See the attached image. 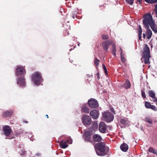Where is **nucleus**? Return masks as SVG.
I'll use <instances>...</instances> for the list:
<instances>
[{
  "label": "nucleus",
  "mask_w": 157,
  "mask_h": 157,
  "mask_svg": "<svg viewBox=\"0 0 157 157\" xmlns=\"http://www.w3.org/2000/svg\"><path fill=\"white\" fill-rule=\"evenodd\" d=\"M143 24L144 26L146 29H148L149 26L155 33H157L156 24L152 18L151 14L149 13L145 14L143 16Z\"/></svg>",
  "instance_id": "f257e3e1"
},
{
  "label": "nucleus",
  "mask_w": 157,
  "mask_h": 157,
  "mask_svg": "<svg viewBox=\"0 0 157 157\" xmlns=\"http://www.w3.org/2000/svg\"><path fill=\"white\" fill-rule=\"evenodd\" d=\"M97 154L99 156H103L107 154L109 150L103 143H98L94 146Z\"/></svg>",
  "instance_id": "f03ea898"
},
{
  "label": "nucleus",
  "mask_w": 157,
  "mask_h": 157,
  "mask_svg": "<svg viewBox=\"0 0 157 157\" xmlns=\"http://www.w3.org/2000/svg\"><path fill=\"white\" fill-rule=\"evenodd\" d=\"M150 57L149 48L147 45L145 44L143 48V57L141 58L142 61L143 60L145 64L149 63Z\"/></svg>",
  "instance_id": "7ed1b4c3"
},
{
  "label": "nucleus",
  "mask_w": 157,
  "mask_h": 157,
  "mask_svg": "<svg viewBox=\"0 0 157 157\" xmlns=\"http://www.w3.org/2000/svg\"><path fill=\"white\" fill-rule=\"evenodd\" d=\"M32 80L35 85L38 86L40 84L43 79L41 78V74L38 72H36L33 75Z\"/></svg>",
  "instance_id": "20e7f679"
},
{
  "label": "nucleus",
  "mask_w": 157,
  "mask_h": 157,
  "mask_svg": "<svg viewBox=\"0 0 157 157\" xmlns=\"http://www.w3.org/2000/svg\"><path fill=\"white\" fill-rule=\"evenodd\" d=\"M102 117L105 121L110 122L113 119V116L109 112H105L103 114Z\"/></svg>",
  "instance_id": "39448f33"
},
{
  "label": "nucleus",
  "mask_w": 157,
  "mask_h": 157,
  "mask_svg": "<svg viewBox=\"0 0 157 157\" xmlns=\"http://www.w3.org/2000/svg\"><path fill=\"white\" fill-rule=\"evenodd\" d=\"M72 142V139H69L66 141L62 140L59 143V146L61 148L64 149L67 148L68 146V144H71Z\"/></svg>",
  "instance_id": "423d86ee"
},
{
  "label": "nucleus",
  "mask_w": 157,
  "mask_h": 157,
  "mask_svg": "<svg viewBox=\"0 0 157 157\" xmlns=\"http://www.w3.org/2000/svg\"><path fill=\"white\" fill-rule=\"evenodd\" d=\"M25 73V71L23 67L20 66H17V67L16 68V76H18L23 75Z\"/></svg>",
  "instance_id": "0eeeda50"
},
{
  "label": "nucleus",
  "mask_w": 157,
  "mask_h": 157,
  "mask_svg": "<svg viewBox=\"0 0 157 157\" xmlns=\"http://www.w3.org/2000/svg\"><path fill=\"white\" fill-rule=\"evenodd\" d=\"M89 106L92 108H96L98 106V101L94 98H91L88 101Z\"/></svg>",
  "instance_id": "6e6552de"
},
{
  "label": "nucleus",
  "mask_w": 157,
  "mask_h": 157,
  "mask_svg": "<svg viewBox=\"0 0 157 157\" xmlns=\"http://www.w3.org/2000/svg\"><path fill=\"white\" fill-rule=\"evenodd\" d=\"M99 130L101 132L103 133L107 132V125L104 122L100 123L99 125Z\"/></svg>",
  "instance_id": "1a4fd4ad"
},
{
  "label": "nucleus",
  "mask_w": 157,
  "mask_h": 157,
  "mask_svg": "<svg viewBox=\"0 0 157 157\" xmlns=\"http://www.w3.org/2000/svg\"><path fill=\"white\" fill-rule=\"evenodd\" d=\"M82 122L85 125L90 124L91 123V119L90 117L86 115H84L82 117Z\"/></svg>",
  "instance_id": "9d476101"
},
{
  "label": "nucleus",
  "mask_w": 157,
  "mask_h": 157,
  "mask_svg": "<svg viewBox=\"0 0 157 157\" xmlns=\"http://www.w3.org/2000/svg\"><path fill=\"white\" fill-rule=\"evenodd\" d=\"M91 132L90 131H87L84 132L83 135V138L84 140L87 142H91Z\"/></svg>",
  "instance_id": "9b49d317"
},
{
  "label": "nucleus",
  "mask_w": 157,
  "mask_h": 157,
  "mask_svg": "<svg viewBox=\"0 0 157 157\" xmlns=\"http://www.w3.org/2000/svg\"><path fill=\"white\" fill-rule=\"evenodd\" d=\"M114 43V42L111 40L105 41L102 44V46L104 50H107L108 48L109 45H112V43Z\"/></svg>",
  "instance_id": "f8f14e48"
},
{
  "label": "nucleus",
  "mask_w": 157,
  "mask_h": 157,
  "mask_svg": "<svg viewBox=\"0 0 157 157\" xmlns=\"http://www.w3.org/2000/svg\"><path fill=\"white\" fill-rule=\"evenodd\" d=\"M17 84L21 87H25V79L23 77L18 78L17 79Z\"/></svg>",
  "instance_id": "ddd939ff"
},
{
  "label": "nucleus",
  "mask_w": 157,
  "mask_h": 157,
  "mask_svg": "<svg viewBox=\"0 0 157 157\" xmlns=\"http://www.w3.org/2000/svg\"><path fill=\"white\" fill-rule=\"evenodd\" d=\"M3 131L4 135L6 136H8L10 135L11 133V129L10 126L6 125L4 127Z\"/></svg>",
  "instance_id": "4468645a"
},
{
  "label": "nucleus",
  "mask_w": 157,
  "mask_h": 157,
  "mask_svg": "<svg viewBox=\"0 0 157 157\" xmlns=\"http://www.w3.org/2000/svg\"><path fill=\"white\" fill-rule=\"evenodd\" d=\"M98 112L96 110H91L90 112V116L94 119H96L98 118Z\"/></svg>",
  "instance_id": "2eb2a0df"
},
{
  "label": "nucleus",
  "mask_w": 157,
  "mask_h": 157,
  "mask_svg": "<svg viewBox=\"0 0 157 157\" xmlns=\"http://www.w3.org/2000/svg\"><path fill=\"white\" fill-rule=\"evenodd\" d=\"M120 148L123 151L126 152L128 149V146L126 144L124 143L121 145Z\"/></svg>",
  "instance_id": "dca6fc26"
},
{
  "label": "nucleus",
  "mask_w": 157,
  "mask_h": 157,
  "mask_svg": "<svg viewBox=\"0 0 157 157\" xmlns=\"http://www.w3.org/2000/svg\"><path fill=\"white\" fill-rule=\"evenodd\" d=\"M93 138L94 140L97 142H99L101 140V136L99 135L95 134L93 136Z\"/></svg>",
  "instance_id": "f3484780"
},
{
  "label": "nucleus",
  "mask_w": 157,
  "mask_h": 157,
  "mask_svg": "<svg viewBox=\"0 0 157 157\" xmlns=\"http://www.w3.org/2000/svg\"><path fill=\"white\" fill-rule=\"evenodd\" d=\"M122 86L123 87L127 89L130 88L131 86V84L130 81L128 80H126L124 82V84Z\"/></svg>",
  "instance_id": "a211bd4d"
},
{
  "label": "nucleus",
  "mask_w": 157,
  "mask_h": 157,
  "mask_svg": "<svg viewBox=\"0 0 157 157\" xmlns=\"http://www.w3.org/2000/svg\"><path fill=\"white\" fill-rule=\"evenodd\" d=\"M120 122L122 124L127 125L128 124L129 121L126 118H121L120 120Z\"/></svg>",
  "instance_id": "6ab92c4d"
},
{
  "label": "nucleus",
  "mask_w": 157,
  "mask_h": 157,
  "mask_svg": "<svg viewBox=\"0 0 157 157\" xmlns=\"http://www.w3.org/2000/svg\"><path fill=\"white\" fill-rule=\"evenodd\" d=\"M147 31L146 33L147 39H149L151 37L152 35V32L151 30L149 29H147Z\"/></svg>",
  "instance_id": "aec40b11"
},
{
  "label": "nucleus",
  "mask_w": 157,
  "mask_h": 157,
  "mask_svg": "<svg viewBox=\"0 0 157 157\" xmlns=\"http://www.w3.org/2000/svg\"><path fill=\"white\" fill-rule=\"evenodd\" d=\"M89 109L85 105H83L81 108V111L88 113L89 112Z\"/></svg>",
  "instance_id": "412c9836"
},
{
  "label": "nucleus",
  "mask_w": 157,
  "mask_h": 157,
  "mask_svg": "<svg viewBox=\"0 0 157 157\" xmlns=\"http://www.w3.org/2000/svg\"><path fill=\"white\" fill-rule=\"evenodd\" d=\"M144 120L149 124H152V120L150 117H146L145 118Z\"/></svg>",
  "instance_id": "4be33fe9"
},
{
  "label": "nucleus",
  "mask_w": 157,
  "mask_h": 157,
  "mask_svg": "<svg viewBox=\"0 0 157 157\" xmlns=\"http://www.w3.org/2000/svg\"><path fill=\"white\" fill-rule=\"evenodd\" d=\"M12 113L13 112L12 111H6L4 113L3 116L5 117H9L11 115Z\"/></svg>",
  "instance_id": "5701e85b"
},
{
  "label": "nucleus",
  "mask_w": 157,
  "mask_h": 157,
  "mask_svg": "<svg viewBox=\"0 0 157 157\" xmlns=\"http://www.w3.org/2000/svg\"><path fill=\"white\" fill-rule=\"evenodd\" d=\"M112 45L113 47V49L112 50V53L113 55H114L115 57H116V48L115 47V44L114 43H112Z\"/></svg>",
  "instance_id": "b1692460"
},
{
  "label": "nucleus",
  "mask_w": 157,
  "mask_h": 157,
  "mask_svg": "<svg viewBox=\"0 0 157 157\" xmlns=\"http://www.w3.org/2000/svg\"><path fill=\"white\" fill-rule=\"evenodd\" d=\"M120 50L121 51V60L124 63L126 61V59H125V58L124 57V55L123 54V52H122V50L121 48H120Z\"/></svg>",
  "instance_id": "393cba45"
},
{
  "label": "nucleus",
  "mask_w": 157,
  "mask_h": 157,
  "mask_svg": "<svg viewBox=\"0 0 157 157\" xmlns=\"http://www.w3.org/2000/svg\"><path fill=\"white\" fill-rule=\"evenodd\" d=\"M145 1L149 3L153 4L157 3V0H144Z\"/></svg>",
  "instance_id": "a878e982"
},
{
  "label": "nucleus",
  "mask_w": 157,
  "mask_h": 157,
  "mask_svg": "<svg viewBox=\"0 0 157 157\" xmlns=\"http://www.w3.org/2000/svg\"><path fill=\"white\" fill-rule=\"evenodd\" d=\"M148 151L150 152H152L154 153L155 154H157V151L154 149L153 148L150 147L148 150Z\"/></svg>",
  "instance_id": "bb28decb"
},
{
  "label": "nucleus",
  "mask_w": 157,
  "mask_h": 157,
  "mask_svg": "<svg viewBox=\"0 0 157 157\" xmlns=\"http://www.w3.org/2000/svg\"><path fill=\"white\" fill-rule=\"evenodd\" d=\"M149 96L151 98H154L155 96V94L152 90L149 91Z\"/></svg>",
  "instance_id": "cd10ccee"
},
{
  "label": "nucleus",
  "mask_w": 157,
  "mask_h": 157,
  "mask_svg": "<svg viewBox=\"0 0 157 157\" xmlns=\"http://www.w3.org/2000/svg\"><path fill=\"white\" fill-rule=\"evenodd\" d=\"M145 105L146 107L147 108H150L151 106V105L147 101H145Z\"/></svg>",
  "instance_id": "c85d7f7f"
},
{
  "label": "nucleus",
  "mask_w": 157,
  "mask_h": 157,
  "mask_svg": "<svg viewBox=\"0 0 157 157\" xmlns=\"http://www.w3.org/2000/svg\"><path fill=\"white\" fill-rule=\"evenodd\" d=\"M138 35H141L142 33V29L140 25H139L138 29Z\"/></svg>",
  "instance_id": "c756f323"
},
{
  "label": "nucleus",
  "mask_w": 157,
  "mask_h": 157,
  "mask_svg": "<svg viewBox=\"0 0 157 157\" xmlns=\"http://www.w3.org/2000/svg\"><path fill=\"white\" fill-rule=\"evenodd\" d=\"M93 127L94 128H96L98 127V124L96 121H94L93 123Z\"/></svg>",
  "instance_id": "7c9ffc66"
},
{
  "label": "nucleus",
  "mask_w": 157,
  "mask_h": 157,
  "mask_svg": "<svg viewBox=\"0 0 157 157\" xmlns=\"http://www.w3.org/2000/svg\"><path fill=\"white\" fill-rule=\"evenodd\" d=\"M99 62L100 61L97 58H95L94 61V63L96 66H98Z\"/></svg>",
  "instance_id": "2f4dec72"
},
{
  "label": "nucleus",
  "mask_w": 157,
  "mask_h": 157,
  "mask_svg": "<svg viewBox=\"0 0 157 157\" xmlns=\"http://www.w3.org/2000/svg\"><path fill=\"white\" fill-rule=\"evenodd\" d=\"M134 0H126V2L130 5H132Z\"/></svg>",
  "instance_id": "473e14b6"
},
{
  "label": "nucleus",
  "mask_w": 157,
  "mask_h": 157,
  "mask_svg": "<svg viewBox=\"0 0 157 157\" xmlns=\"http://www.w3.org/2000/svg\"><path fill=\"white\" fill-rule=\"evenodd\" d=\"M102 37V38L104 40H107L109 39V36L107 35H103Z\"/></svg>",
  "instance_id": "72a5a7b5"
},
{
  "label": "nucleus",
  "mask_w": 157,
  "mask_h": 157,
  "mask_svg": "<svg viewBox=\"0 0 157 157\" xmlns=\"http://www.w3.org/2000/svg\"><path fill=\"white\" fill-rule=\"evenodd\" d=\"M141 94L143 98H146L145 92L143 90H141Z\"/></svg>",
  "instance_id": "f704fd0d"
},
{
  "label": "nucleus",
  "mask_w": 157,
  "mask_h": 157,
  "mask_svg": "<svg viewBox=\"0 0 157 157\" xmlns=\"http://www.w3.org/2000/svg\"><path fill=\"white\" fill-rule=\"evenodd\" d=\"M150 109H153V110H154L155 111H157V110L156 109L155 106V105H151V106Z\"/></svg>",
  "instance_id": "c9c22d12"
},
{
  "label": "nucleus",
  "mask_w": 157,
  "mask_h": 157,
  "mask_svg": "<svg viewBox=\"0 0 157 157\" xmlns=\"http://www.w3.org/2000/svg\"><path fill=\"white\" fill-rule=\"evenodd\" d=\"M103 68L104 70V71L105 72V73H107V69L105 67V65L104 64H103Z\"/></svg>",
  "instance_id": "e433bc0d"
},
{
  "label": "nucleus",
  "mask_w": 157,
  "mask_h": 157,
  "mask_svg": "<svg viewBox=\"0 0 157 157\" xmlns=\"http://www.w3.org/2000/svg\"><path fill=\"white\" fill-rule=\"evenodd\" d=\"M152 98L153 101L154 102H156L157 103V99L156 98L155 96L154 98Z\"/></svg>",
  "instance_id": "4c0bfd02"
},
{
  "label": "nucleus",
  "mask_w": 157,
  "mask_h": 157,
  "mask_svg": "<svg viewBox=\"0 0 157 157\" xmlns=\"http://www.w3.org/2000/svg\"><path fill=\"white\" fill-rule=\"evenodd\" d=\"M155 13L157 14V4H156L155 5Z\"/></svg>",
  "instance_id": "58836bf2"
},
{
  "label": "nucleus",
  "mask_w": 157,
  "mask_h": 157,
  "mask_svg": "<svg viewBox=\"0 0 157 157\" xmlns=\"http://www.w3.org/2000/svg\"><path fill=\"white\" fill-rule=\"evenodd\" d=\"M110 110L114 114H115L114 109L113 108H111L110 109Z\"/></svg>",
  "instance_id": "ea45409f"
},
{
  "label": "nucleus",
  "mask_w": 157,
  "mask_h": 157,
  "mask_svg": "<svg viewBox=\"0 0 157 157\" xmlns=\"http://www.w3.org/2000/svg\"><path fill=\"white\" fill-rule=\"evenodd\" d=\"M19 153L20 154H21V155L24 154H25V152L24 151H22L21 152H20L19 151Z\"/></svg>",
  "instance_id": "a19ab883"
},
{
  "label": "nucleus",
  "mask_w": 157,
  "mask_h": 157,
  "mask_svg": "<svg viewBox=\"0 0 157 157\" xmlns=\"http://www.w3.org/2000/svg\"><path fill=\"white\" fill-rule=\"evenodd\" d=\"M139 36V39L140 40H141V39L142 37L141 35H138Z\"/></svg>",
  "instance_id": "79ce46f5"
},
{
  "label": "nucleus",
  "mask_w": 157,
  "mask_h": 157,
  "mask_svg": "<svg viewBox=\"0 0 157 157\" xmlns=\"http://www.w3.org/2000/svg\"><path fill=\"white\" fill-rule=\"evenodd\" d=\"M145 37H146V36H145V34L143 33V38H144V39H145Z\"/></svg>",
  "instance_id": "37998d69"
},
{
  "label": "nucleus",
  "mask_w": 157,
  "mask_h": 157,
  "mask_svg": "<svg viewBox=\"0 0 157 157\" xmlns=\"http://www.w3.org/2000/svg\"><path fill=\"white\" fill-rule=\"evenodd\" d=\"M142 0H138V1L140 3H141L142 2Z\"/></svg>",
  "instance_id": "c03bdc74"
},
{
  "label": "nucleus",
  "mask_w": 157,
  "mask_h": 157,
  "mask_svg": "<svg viewBox=\"0 0 157 157\" xmlns=\"http://www.w3.org/2000/svg\"><path fill=\"white\" fill-rule=\"evenodd\" d=\"M30 140L31 141H33V139L32 138V137H31V138H30Z\"/></svg>",
  "instance_id": "a18cd8bd"
},
{
  "label": "nucleus",
  "mask_w": 157,
  "mask_h": 157,
  "mask_svg": "<svg viewBox=\"0 0 157 157\" xmlns=\"http://www.w3.org/2000/svg\"><path fill=\"white\" fill-rule=\"evenodd\" d=\"M40 155V154H37L36 155H38V156L39 155Z\"/></svg>",
  "instance_id": "49530a36"
},
{
  "label": "nucleus",
  "mask_w": 157,
  "mask_h": 157,
  "mask_svg": "<svg viewBox=\"0 0 157 157\" xmlns=\"http://www.w3.org/2000/svg\"><path fill=\"white\" fill-rule=\"evenodd\" d=\"M46 117H47V118H48V115H46Z\"/></svg>",
  "instance_id": "de8ad7c7"
},
{
  "label": "nucleus",
  "mask_w": 157,
  "mask_h": 157,
  "mask_svg": "<svg viewBox=\"0 0 157 157\" xmlns=\"http://www.w3.org/2000/svg\"><path fill=\"white\" fill-rule=\"evenodd\" d=\"M26 123H28V122L27 121H25V122Z\"/></svg>",
  "instance_id": "09e8293b"
},
{
  "label": "nucleus",
  "mask_w": 157,
  "mask_h": 157,
  "mask_svg": "<svg viewBox=\"0 0 157 157\" xmlns=\"http://www.w3.org/2000/svg\"><path fill=\"white\" fill-rule=\"evenodd\" d=\"M73 18H75V17H74V16H73Z\"/></svg>",
  "instance_id": "8fccbe9b"
},
{
  "label": "nucleus",
  "mask_w": 157,
  "mask_h": 157,
  "mask_svg": "<svg viewBox=\"0 0 157 157\" xmlns=\"http://www.w3.org/2000/svg\"><path fill=\"white\" fill-rule=\"evenodd\" d=\"M78 46H79V44H78Z\"/></svg>",
  "instance_id": "3c124183"
},
{
  "label": "nucleus",
  "mask_w": 157,
  "mask_h": 157,
  "mask_svg": "<svg viewBox=\"0 0 157 157\" xmlns=\"http://www.w3.org/2000/svg\"><path fill=\"white\" fill-rule=\"evenodd\" d=\"M71 50H72V49H70V51H71Z\"/></svg>",
  "instance_id": "603ef678"
},
{
  "label": "nucleus",
  "mask_w": 157,
  "mask_h": 157,
  "mask_svg": "<svg viewBox=\"0 0 157 157\" xmlns=\"http://www.w3.org/2000/svg\"><path fill=\"white\" fill-rule=\"evenodd\" d=\"M156 29L157 31V27H156Z\"/></svg>",
  "instance_id": "864d4df0"
},
{
  "label": "nucleus",
  "mask_w": 157,
  "mask_h": 157,
  "mask_svg": "<svg viewBox=\"0 0 157 157\" xmlns=\"http://www.w3.org/2000/svg\"><path fill=\"white\" fill-rule=\"evenodd\" d=\"M156 17H157V16H156Z\"/></svg>",
  "instance_id": "5fc2aeb1"
},
{
  "label": "nucleus",
  "mask_w": 157,
  "mask_h": 157,
  "mask_svg": "<svg viewBox=\"0 0 157 157\" xmlns=\"http://www.w3.org/2000/svg\"><path fill=\"white\" fill-rule=\"evenodd\" d=\"M156 105H157V104H156Z\"/></svg>",
  "instance_id": "6e6d98bb"
}]
</instances>
